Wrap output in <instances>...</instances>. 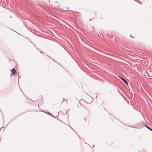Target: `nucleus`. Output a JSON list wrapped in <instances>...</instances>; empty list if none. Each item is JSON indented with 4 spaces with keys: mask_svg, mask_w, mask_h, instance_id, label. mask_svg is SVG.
<instances>
[{
    "mask_svg": "<svg viewBox=\"0 0 152 152\" xmlns=\"http://www.w3.org/2000/svg\"><path fill=\"white\" fill-rule=\"evenodd\" d=\"M1 128L0 129V130H1Z\"/></svg>",
    "mask_w": 152,
    "mask_h": 152,
    "instance_id": "obj_7",
    "label": "nucleus"
},
{
    "mask_svg": "<svg viewBox=\"0 0 152 152\" xmlns=\"http://www.w3.org/2000/svg\"><path fill=\"white\" fill-rule=\"evenodd\" d=\"M64 101V99H63V101H62V102H63V101Z\"/></svg>",
    "mask_w": 152,
    "mask_h": 152,
    "instance_id": "obj_4",
    "label": "nucleus"
},
{
    "mask_svg": "<svg viewBox=\"0 0 152 152\" xmlns=\"http://www.w3.org/2000/svg\"><path fill=\"white\" fill-rule=\"evenodd\" d=\"M18 80H19V79L18 78Z\"/></svg>",
    "mask_w": 152,
    "mask_h": 152,
    "instance_id": "obj_6",
    "label": "nucleus"
},
{
    "mask_svg": "<svg viewBox=\"0 0 152 152\" xmlns=\"http://www.w3.org/2000/svg\"><path fill=\"white\" fill-rule=\"evenodd\" d=\"M119 77L124 82V83L127 86L128 85V84L127 82L123 78Z\"/></svg>",
    "mask_w": 152,
    "mask_h": 152,
    "instance_id": "obj_2",
    "label": "nucleus"
},
{
    "mask_svg": "<svg viewBox=\"0 0 152 152\" xmlns=\"http://www.w3.org/2000/svg\"><path fill=\"white\" fill-rule=\"evenodd\" d=\"M11 73L10 75V76L12 75L15 74V73L16 71H15V68L12 69L11 70Z\"/></svg>",
    "mask_w": 152,
    "mask_h": 152,
    "instance_id": "obj_1",
    "label": "nucleus"
},
{
    "mask_svg": "<svg viewBox=\"0 0 152 152\" xmlns=\"http://www.w3.org/2000/svg\"><path fill=\"white\" fill-rule=\"evenodd\" d=\"M151 130V131H152V129H151V130Z\"/></svg>",
    "mask_w": 152,
    "mask_h": 152,
    "instance_id": "obj_5",
    "label": "nucleus"
},
{
    "mask_svg": "<svg viewBox=\"0 0 152 152\" xmlns=\"http://www.w3.org/2000/svg\"><path fill=\"white\" fill-rule=\"evenodd\" d=\"M145 126L149 129L151 130V129L148 126H147L146 125Z\"/></svg>",
    "mask_w": 152,
    "mask_h": 152,
    "instance_id": "obj_3",
    "label": "nucleus"
}]
</instances>
